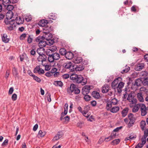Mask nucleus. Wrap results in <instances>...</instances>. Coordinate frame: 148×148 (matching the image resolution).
<instances>
[{
  "label": "nucleus",
  "instance_id": "2eb2a0df",
  "mask_svg": "<svg viewBox=\"0 0 148 148\" xmlns=\"http://www.w3.org/2000/svg\"><path fill=\"white\" fill-rule=\"evenodd\" d=\"M47 58V56L44 54L39 55V57H38L37 59L38 61L42 62L45 61Z\"/></svg>",
  "mask_w": 148,
  "mask_h": 148
},
{
  "label": "nucleus",
  "instance_id": "b1692460",
  "mask_svg": "<svg viewBox=\"0 0 148 148\" xmlns=\"http://www.w3.org/2000/svg\"><path fill=\"white\" fill-rule=\"evenodd\" d=\"M140 103H138L136 104L133 107L132 110L133 112H136L138 111L140 108Z\"/></svg>",
  "mask_w": 148,
  "mask_h": 148
},
{
  "label": "nucleus",
  "instance_id": "052dcab7",
  "mask_svg": "<svg viewBox=\"0 0 148 148\" xmlns=\"http://www.w3.org/2000/svg\"><path fill=\"white\" fill-rule=\"evenodd\" d=\"M57 70H58L57 69H56V68H53L51 70V71L50 72H51L52 74L53 75V74L56 72Z\"/></svg>",
  "mask_w": 148,
  "mask_h": 148
},
{
  "label": "nucleus",
  "instance_id": "e2e57ef3",
  "mask_svg": "<svg viewBox=\"0 0 148 148\" xmlns=\"http://www.w3.org/2000/svg\"><path fill=\"white\" fill-rule=\"evenodd\" d=\"M27 34H23L20 36V38L21 40H23L26 37Z\"/></svg>",
  "mask_w": 148,
  "mask_h": 148
},
{
  "label": "nucleus",
  "instance_id": "09e8293b",
  "mask_svg": "<svg viewBox=\"0 0 148 148\" xmlns=\"http://www.w3.org/2000/svg\"><path fill=\"white\" fill-rule=\"evenodd\" d=\"M7 6L6 8L9 11L11 12V11L13 10L14 8L13 6L12 5H8Z\"/></svg>",
  "mask_w": 148,
  "mask_h": 148
},
{
  "label": "nucleus",
  "instance_id": "774afa93",
  "mask_svg": "<svg viewBox=\"0 0 148 148\" xmlns=\"http://www.w3.org/2000/svg\"><path fill=\"white\" fill-rule=\"evenodd\" d=\"M146 97L145 98V100L147 102V104L148 105V91L147 90L146 91Z\"/></svg>",
  "mask_w": 148,
  "mask_h": 148
},
{
  "label": "nucleus",
  "instance_id": "338daca9",
  "mask_svg": "<svg viewBox=\"0 0 148 148\" xmlns=\"http://www.w3.org/2000/svg\"><path fill=\"white\" fill-rule=\"evenodd\" d=\"M69 74H64L62 75V77L64 79H67L69 78Z\"/></svg>",
  "mask_w": 148,
  "mask_h": 148
},
{
  "label": "nucleus",
  "instance_id": "0e129e2a",
  "mask_svg": "<svg viewBox=\"0 0 148 148\" xmlns=\"http://www.w3.org/2000/svg\"><path fill=\"white\" fill-rule=\"evenodd\" d=\"M47 97L48 101L50 102L51 101V94L49 93H47Z\"/></svg>",
  "mask_w": 148,
  "mask_h": 148
},
{
  "label": "nucleus",
  "instance_id": "dca6fc26",
  "mask_svg": "<svg viewBox=\"0 0 148 148\" xmlns=\"http://www.w3.org/2000/svg\"><path fill=\"white\" fill-rule=\"evenodd\" d=\"M145 65L143 63L138 64L135 67V69L136 71H140L144 67Z\"/></svg>",
  "mask_w": 148,
  "mask_h": 148
},
{
  "label": "nucleus",
  "instance_id": "5fc2aeb1",
  "mask_svg": "<svg viewBox=\"0 0 148 148\" xmlns=\"http://www.w3.org/2000/svg\"><path fill=\"white\" fill-rule=\"evenodd\" d=\"M146 139H144L143 138H142V142L139 143L138 144H140V145L142 146V147L146 143Z\"/></svg>",
  "mask_w": 148,
  "mask_h": 148
},
{
  "label": "nucleus",
  "instance_id": "6e6d98bb",
  "mask_svg": "<svg viewBox=\"0 0 148 148\" xmlns=\"http://www.w3.org/2000/svg\"><path fill=\"white\" fill-rule=\"evenodd\" d=\"M8 139H5L2 144L1 146H6L8 144Z\"/></svg>",
  "mask_w": 148,
  "mask_h": 148
},
{
  "label": "nucleus",
  "instance_id": "473e14b6",
  "mask_svg": "<svg viewBox=\"0 0 148 148\" xmlns=\"http://www.w3.org/2000/svg\"><path fill=\"white\" fill-rule=\"evenodd\" d=\"M46 134V133L45 131L40 130L38 132V136L39 137H43Z\"/></svg>",
  "mask_w": 148,
  "mask_h": 148
},
{
  "label": "nucleus",
  "instance_id": "393cba45",
  "mask_svg": "<svg viewBox=\"0 0 148 148\" xmlns=\"http://www.w3.org/2000/svg\"><path fill=\"white\" fill-rule=\"evenodd\" d=\"M109 89V86L108 84L105 85L102 87V91L103 93L107 92L108 91Z\"/></svg>",
  "mask_w": 148,
  "mask_h": 148
},
{
  "label": "nucleus",
  "instance_id": "c85d7f7f",
  "mask_svg": "<svg viewBox=\"0 0 148 148\" xmlns=\"http://www.w3.org/2000/svg\"><path fill=\"white\" fill-rule=\"evenodd\" d=\"M46 54L48 56V60L49 61L50 57L52 56L54 52L51 51V49H50L49 48L46 50Z\"/></svg>",
  "mask_w": 148,
  "mask_h": 148
},
{
  "label": "nucleus",
  "instance_id": "603ef678",
  "mask_svg": "<svg viewBox=\"0 0 148 148\" xmlns=\"http://www.w3.org/2000/svg\"><path fill=\"white\" fill-rule=\"evenodd\" d=\"M84 99L86 101H88L90 100L91 97L89 95H84Z\"/></svg>",
  "mask_w": 148,
  "mask_h": 148
},
{
  "label": "nucleus",
  "instance_id": "4c0bfd02",
  "mask_svg": "<svg viewBox=\"0 0 148 148\" xmlns=\"http://www.w3.org/2000/svg\"><path fill=\"white\" fill-rule=\"evenodd\" d=\"M16 26V25L14 23V22H13V24H10L8 26L7 28L8 29L11 31L13 29L14 27Z\"/></svg>",
  "mask_w": 148,
  "mask_h": 148
},
{
  "label": "nucleus",
  "instance_id": "bf43d9fd",
  "mask_svg": "<svg viewBox=\"0 0 148 148\" xmlns=\"http://www.w3.org/2000/svg\"><path fill=\"white\" fill-rule=\"evenodd\" d=\"M14 91V88L13 87H11L9 90L8 94L9 95L12 94Z\"/></svg>",
  "mask_w": 148,
  "mask_h": 148
},
{
  "label": "nucleus",
  "instance_id": "4d7b16f0",
  "mask_svg": "<svg viewBox=\"0 0 148 148\" xmlns=\"http://www.w3.org/2000/svg\"><path fill=\"white\" fill-rule=\"evenodd\" d=\"M17 95L15 93L13 94L12 96V99L14 101H15L16 100V99H17Z\"/></svg>",
  "mask_w": 148,
  "mask_h": 148
},
{
  "label": "nucleus",
  "instance_id": "4be33fe9",
  "mask_svg": "<svg viewBox=\"0 0 148 148\" xmlns=\"http://www.w3.org/2000/svg\"><path fill=\"white\" fill-rule=\"evenodd\" d=\"M73 62L75 63H80L82 62L83 59L81 57H77L73 59Z\"/></svg>",
  "mask_w": 148,
  "mask_h": 148
},
{
  "label": "nucleus",
  "instance_id": "ea45409f",
  "mask_svg": "<svg viewBox=\"0 0 148 148\" xmlns=\"http://www.w3.org/2000/svg\"><path fill=\"white\" fill-rule=\"evenodd\" d=\"M120 140L119 139H117L113 140L111 144L112 145H115L118 144L120 142Z\"/></svg>",
  "mask_w": 148,
  "mask_h": 148
},
{
  "label": "nucleus",
  "instance_id": "1a4fd4ad",
  "mask_svg": "<svg viewBox=\"0 0 148 148\" xmlns=\"http://www.w3.org/2000/svg\"><path fill=\"white\" fill-rule=\"evenodd\" d=\"M45 35H44V39H45L47 40L48 42L49 41L51 40V43H53V41L51 40V38H52V35L50 33H44Z\"/></svg>",
  "mask_w": 148,
  "mask_h": 148
},
{
  "label": "nucleus",
  "instance_id": "13d9d810",
  "mask_svg": "<svg viewBox=\"0 0 148 148\" xmlns=\"http://www.w3.org/2000/svg\"><path fill=\"white\" fill-rule=\"evenodd\" d=\"M32 38L31 37V35H29L28 38L27 42L29 43H30L32 42Z\"/></svg>",
  "mask_w": 148,
  "mask_h": 148
},
{
  "label": "nucleus",
  "instance_id": "9d476101",
  "mask_svg": "<svg viewBox=\"0 0 148 148\" xmlns=\"http://www.w3.org/2000/svg\"><path fill=\"white\" fill-rule=\"evenodd\" d=\"M51 45H52V43H51L50 42H46L44 41L43 40H42L41 42H40L38 43L39 47L40 48H43L45 47L46 45H48L50 46Z\"/></svg>",
  "mask_w": 148,
  "mask_h": 148
},
{
  "label": "nucleus",
  "instance_id": "a211bd4d",
  "mask_svg": "<svg viewBox=\"0 0 148 148\" xmlns=\"http://www.w3.org/2000/svg\"><path fill=\"white\" fill-rule=\"evenodd\" d=\"M43 29V33H50L52 30L51 26L48 25L45 26Z\"/></svg>",
  "mask_w": 148,
  "mask_h": 148
},
{
  "label": "nucleus",
  "instance_id": "4468645a",
  "mask_svg": "<svg viewBox=\"0 0 148 148\" xmlns=\"http://www.w3.org/2000/svg\"><path fill=\"white\" fill-rule=\"evenodd\" d=\"M116 133L114 132L113 131L111 133V135L108 137L106 138L105 139V140L106 142H108L110 141V140L115 138L116 136Z\"/></svg>",
  "mask_w": 148,
  "mask_h": 148
},
{
  "label": "nucleus",
  "instance_id": "58836bf2",
  "mask_svg": "<svg viewBox=\"0 0 148 148\" xmlns=\"http://www.w3.org/2000/svg\"><path fill=\"white\" fill-rule=\"evenodd\" d=\"M54 84L56 86H59L60 87H62L63 86V83L61 81H55Z\"/></svg>",
  "mask_w": 148,
  "mask_h": 148
},
{
  "label": "nucleus",
  "instance_id": "6e6552de",
  "mask_svg": "<svg viewBox=\"0 0 148 148\" xmlns=\"http://www.w3.org/2000/svg\"><path fill=\"white\" fill-rule=\"evenodd\" d=\"M128 117L130 120L128 124V126L129 127H130L134 124L135 118L134 117L133 114L132 113H130L128 114Z\"/></svg>",
  "mask_w": 148,
  "mask_h": 148
},
{
  "label": "nucleus",
  "instance_id": "9b49d317",
  "mask_svg": "<svg viewBox=\"0 0 148 148\" xmlns=\"http://www.w3.org/2000/svg\"><path fill=\"white\" fill-rule=\"evenodd\" d=\"M90 86L88 85H86L82 89V93L83 95H87L90 90Z\"/></svg>",
  "mask_w": 148,
  "mask_h": 148
},
{
  "label": "nucleus",
  "instance_id": "f03ea898",
  "mask_svg": "<svg viewBox=\"0 0 148 148\" xmlns=\"http://www.w3.org/2000/svg\"><path fill=\"white\" fill-rule=\"evenodd\" d=\"M67 91L70 94L73 93L76 95L78 94L80 92V90L73 84H71L70 87L67 88Z\"/></svg>",
  "mask_w": 148,
  "mask_h": 148
},
{
  "label": "nucleus",
  "instance_id": "6ab92c4d",
  "mask_svg": "<svg viewBox=\"0 0 148 148\" xmlns=\"http://www.w3.org/2000/svg\"><path fill=\"white\" fill-rule=\"evenodd\" d=\"M143 83L142 80L140 79H138L136 80L134 83H132V85L137 87L141 86V83Z\"/></svg>",
  "mask_w": 148,
  "mask_h": 148
},
{
  "label": "nucleus",
  "instance_id": "de8ad7c7",
  "mask_svg": "<svg viewBox=\"0 0 148 148\" xmlns=\"http://www.w3.org/2000/svg\"><path fill=\"white\" fill-rule=\"evenodd\" d=\"M41 68H40L39 66H37L34 69V72L35 73H38L39 72Z\"/></svg>",
  "mask_w": 148,
  "mask_h": 148
},
{
  "label": "nucleus",
  "instance_id": "5701e85b",
  "mask_svg": "<svg viewBox=\"0 0 148 148\" xmlns=\"http://www.w3.org/2000/svg\"><path fill=\"white\" fill-rule=\"evenodd\" d=\"M15 15H13L12 12H7L6 14V18L7 20H10L14 19L13 17Z\"/></svg>",
  "mask_w": 148,
  "mask_h": 148
},
{
  "label": "nucleus",
  "instance_id": "72a5a7b5",
  "mask_svg": "<svg viewBox=\"0 0 148 148\" xmlns=\"http://www.w3.org/2000/svg\"><path fill=\"white\" fill-rule=\"evenodd\" d=\"M112 107V104L110 101H108L106 105V108L107 110L110 111Z\"/></svg>",
  "mask_w": 148,
  "mask_h": 148
},
{
  "label": "nucleus",
  "instance_id": "a19ab883",
  "mask_svg": "<svg viewBox=\"0 0 148 148\" xmlns=\"http://www.w3.org/2000/svg\"><path fill=\"white\" fill-rule=\"evenodd\" d=\"M45 21L44 20L40 21L38 23V25L40 26L44 27L45 26Z\"/></svg>",
  "mask_w": 148,
  "mask_h": 148
},
{
  "label": "nucleus",
  "instance_id": "864d4df0",
  "mask_svg": "<svg viewBox=\"0 0 148 148\" xmlns=\"http://www.w3.org/2000/svg\"><path fill=\"white\" fill-rule=\"evenodd\" d=\"M33 78L36 81V82L39 83L41 81L40 79L37 76H35V75H34L33 76Z\"/></svg>",
  "mask_w": 148,
  "mask_h": 148
},
{
  "label": "nucleus",
  "instance_id": "e433bc0d",
  "mask_svg": "<svg viewBox=\"0 0 148 148\" xmlns=\"http://www.w3.org/2000/svg\"><path fill=\"white\" fill-rule=\"evenodd\" d=\"M44 36H40L36 38L35 41L36 42H41L43 40H44Z\"/></svg>",
  "mask_w": 148,
  "mask_h": 148
},
{
  "label": "nucleus",
  "instance_id": "a18cd8bd",
  "mask_svg": "<svg viewBox=\"0 0 148 148\" xmlns=\"http://www.w3.org/2000/svg\"><path fill=\"white\" fill-rule=\"evenodd\" d=\"M12 73L13 75L15 77H17L18 75L17 71L15 68H14L12 69Z\"/></svg>",
  "mask_w": 148,
  "mask_h": 148
},
{
  "label": "nucleus",
  "instance_id": "f3484780",
  "mask_svg": "<svg viewBox=\"0 0 148 148\" xmlns=\"http://www.w3.org/2000/svg\"><path fill=\"white\" fill-rule=\"evenodd\" d=\"M121 77H119L114 80L112 83V86L113 88L116 89V87L118 84L119 83L118 79H121Z\"/></svg>",
  "mask_w": 148,
  "mask_h": 148
},
{
  "label": "nucleus",
  "instance_id": "20e7f679",
  "mask_svg": "<svg viewBox=\"0 0 148 148\" xmlns=\"http://www.w3.org/2000/svg\"><path fill=\"white\" fill-rule=\"evenodd\" d=\"M140 109L141 112V115L142 116H144L147 114V108L144 104L140 103Z\"/></svg>",
  "mask_w": 148,
  "mask_h": 148
},
{
  "label": "nucleus",
  "instance_id": "37998d69",
  "mask_svg": "<svg viewBox=\"0 0 148 148\" xmlns=\"http://www.w3.org/2000/svg\"><path fill=\"white\" fill-rule=\"evenodd\" d=\"M130 69V67L129 66H126L125 68V69H123L122 70L121 73L123 74L124 73H126L128 72Z\"/></svg>",
  "mask_w": 148,
  "mask_h": 148
},
{
  "label": "nucleus",
  "instance_id": "69168bd1",
  "mask_svg": "<svg viewBox=\"0 0 148 148\" xmlns=\"http://www.w3.org/2000/svg\"><path fill=\"white\" fill-rule=\"evenodd\" d=\"M45 75L48 77H50L52 75H53L52 73L50 71H49L47 72L45 74Z\"/></svg>",
  "mask_w": 148,
  "mask_h": 148
},
{
  "label": "nucleus",
  "instance_id": "f257e3e1",
  "mask_svg": "<svg viewBox=\"0 0 148 148\" xmlns=\"http://www.w3.org/2000/svg\"><path fill=\"white\" fill-rule=\"evenodd\" d=\"M70 78L77 83H82L83 85H84L87 82V79L86 78H84L80 75L73 74L71 75Z\"/></svg>",
  "mask_w": 148,
  "mask_h": 148
},
{
  "label": "nucleus",
  "instance_id": "c9c22d12",
  "mask_svg": "<svg viewBox=\"0 0 148 148\" xmlns=\"http://www.w3.org/2000/svg\"><path fill=\"white\" fill-rule=\"evenodd\" d=\"M75 70L76 71H80L84 69V66H83L82 65H77V66L75 68Z\"/></svg>",
  "mask_w": 148,
  "mask_h": 148
},
{
  "label": "nucleus",
  "instance_id": "0eeeda50",
  "mask_svg": "<svg viewBox=\"0 0 148 148\" xmlns=\"http://www.w3.org/2000/svg\"><path fill=\"white\" fill-rule=\"evenodd\" d=\"M13 17L14 19H12V20L14 21L15 23V21H16V23L18 25H20L23 24L24 22V18L20 16H18V15H15Z\"/></svg>",
  "mask_w": 148,
  "mask_h": 148
},
{
  "label": "nucleus",
  "instance_id": "2f4dec72",
  "mask_svg": "<svg viewBox=\"0 0 148 148\" xmlns=\"http://www.w3.org/2000/svg\"><path fill=\"white\" fill-rule=\"evenodd\" d=\"M129 109L127 108H124L122 112V116L123 117H125L127 114L128 111Z\"/></svg>",
  "mask_w": 148,
  "mask_h": 148
},
{
  "label": "nucleus",
  "instance_id": "bb28decb",
  "mask_svg": "<svg viewBox=\"0 0 148 148\" xmlns=\"http://www.w3.org/2000/svg\"><path fill=\"white\" fill-rule=\"evenodd\" d=\"M137 97L138 100L141 102L144 101V99L141 92H139L137 94Z\"/></svg>",
  "mask_w": 148,
  "mask_h": 148
},
{
  "label": "nucleus",
  "instance_id": "c03bdc74",
  "mask_svg": "<svg viewBox=\"0 0 148 148\" xmlns=\"http://www.w3.org/2000/svg\"><path fill=\"white\" fill-rule=\"evenodd\" d=\"M49 16L50 19L53 20H56L57 18L56 15L55 14H51L49 15Z\"/></svg>",
  "mask_w": 148,
  "mask_h": 148
},
{
  "label": "nucleus",
  "instance_id": "a878e982",
  "mask_svg": "<svg viewBox=\"0 0 148 148\" xmlns=\"http://www.w3.org/2000/svg\"><path fill=\"white\" fill-rule=\"evenodd\" d=\"M146 125V122L145 121L142 120L140 123V126L142 131L144 130L145 129Z\"/></svg>",
  "mask_w": 148,
  "mask_h": 148
},
{
  "label": "nucleus",
  "instance_id": "412c9836",
  "mask_svg": "<svg viewBox=\"0 0 148 148\" xmlns=\"http://www.w3.org/2000/svg\"><path fill=\"white\" fill-rule=\"evenodd\" d=\"M8 36L6 34H3V36H2V40L3 42L5 43L8 42L10 39L9 38H8Z\"/></svg>",
  "mask_w": 148,
  "mask_h": 148
},
{
  "label": "nucleus",
  "instance_id": "7ed1b4c3",
  "mask_svg": "<svg viewBox=\"0 0 148 148\" xmlns=\"http://www.w3.org/2000/svg\"><path fill=\"white\" fill-rule=\"evenodd\" d=\"M63 68L66 69H69L71 71H73L74 68L73 64L70 62H67L63 64Z\"/></svg>",
  "mask_w": 148,
  "mask_h": 148
},
{
  "label": "nucleus",
  "instance_id": "3c124183",
  "mask_svg": "<svg viewBox=\"0 0 148 148\" xmlns=\"http://www.w3.org/2000/svg\"><path fill=\"white\" fill-rule=\"evenodd\" d=\"M112 105H116L118 102V101L116 99L114 98L112 99L111 101H110Z\"/></svg>",
  "mask_w": 148,
  "mask_h": 148
},
{
  "label": "nucleus",
  "instance_id": "cd10ccee",
  "mask_svg": "<svg viewBox=\"0 0 148 148\" xmlns=\"http://www.w3.org/2000/svg\"><path fill=\"white\" fill-rule=\"evenodd\" d=\"M119 109L118 106H113L111 109L110 111L112 113H115L119 110Z\"/></svg>",
  "mask_w": 148,
  "mask_h": 148
},
{
  "label": "nucleus",
  "instance_id": "f704fd0d",
  "mask_svg": "<svg viewBox=\"0 0 148 148\" xmlns=\"http://www.w3.org/2000/svg\"><path fill=\"white\" fill-rule=\"evenodd\" d=\"M59 52L61 55L62 56H65L67 53V52L66 50L64 48H62L60 49Z\"/></svg>",
  "mask_w": 148,
  "mask_h": 148
},
{
  "label": "nucleus",
  "instance_id": "680f3d73",
  "mask_svg": "<svg viewBox=\"0 0 148 148\" xmlns=\"http://www.w3.org/2000/svg\"><path fill=\"white\" fill-rule=\"evenodd\" d=\"M10 73L9 71L8 70H7L6 72L5 75V77L6 79H7L8 78V77L10 75Z\"/></svg>",
  "mask_w": 148,
  "mask_h": 148
},
{
  "label": "nucleus",
  "instance_id": "f8f14e48",
  "mask_svg": "<svg viewBox=\"0 0 148 148\" xmlns=\"http://www.w3.org/2000/svg\"><path fill=\"white\" fill-rule=\"evenodd\" d=\"M124 85V83L122 82H120L117 85L116 88V89L118 93H121L122 91V88Z\"/></svg>",
  "mask_w": 148,
  "mask_h": 148
},
{
  "label": "nucleus",
  "instance_id": "8fccbe9b",
  "mask_svg": "<svg viewBox=\"0 0 148 148\" xmlns=\"http://www.w3.org/2000/svg\"><path fill=\"white\" fill-rule=\"evenodd\" d=\"M49 48L50 49H51V50L54 53L57 49L55 45L49 47Z\"/></svg>",
  "mask_w": 148,
  "mask_h": 148
},
{
  "label": "nucleus",
  "instance_id": "423d86ee",
  "mask_svg": "<svg viewBox=\"0 0 148 148\" xmlns=\"http://www.w3.org/2000/svg\"><path fill=\"white\" fill-rule=\"evenodd\" d=\"M127 100L130 102V105L136 104L137 102V99L134 98V96L131 93L128 94Z\"/></svg>",
  "mask_w": 148,
  "mask_h": 148
},
{
  "label": "nucleus",
  "instance_id": "aec40b11",
  "mask_svg": "<svg viewBox=\"0 0 148 148\" xmlns=\"http://www.w3.org/2000/svg\"><path fill=\"white\" fill-rule=\"evenodd\" d=\"M74 56L73 53L71 51H68L65 55V58L68 59L70 60L73 58Z\"/></svg>",
  "mask_w": 148,
  "mask_h": 148
},
{
  "label": "nucleus",
  "instance_id": "7c9ffc66",
  "mask_svg": "<svg viewBox=\"0 0 148 148\" xmlns=\"http://www.w3.org/2000/svg\"><path fill=\"white\" fill-rule=\"evenodd\" d=\"M92 95L93 97L96 98L98 99L100 97L99 93L97 91H93L92 92Z\"/></svg>",
  "mask_w": 148,
  "mask_h": 148
},
{
  "label": "nucleus",
  "instance_id": "c756f323",
  "mask_svg": "<svg viewBox=\"0 0 148 148\" xmlns=\"http://www.w3.org/2000/svg\"><path fill=\"white\" fill-rule=\"evenodd\" d=\"M45 51V49L43 48L40 47L39 48H38L37 50V52L39 55L44 53Z\"/></svg>",
  "mask_w": 148,
  "mask_h": 148
},
{
  "label": "nucleus",
  "instance_id": "49530a36",
  "mask_svg": "<svg viewBox=\"0 0 148 148\" xmlns=\"http://www.w3.org/2000/svg\"><path fill=\"white\" fill-rule=\"evenodd\" d=\"M142 82L144 86H147L148 85V77L145 78Z\"/></svg>",
  "mask_w": 148,
  "mask_h": 148
},
{
  "label": "nucleus",
  "instance_id": "ddd939ff",
  "mask_svg": "<svg viewBox=\"0 0 148 148\" xmlns=\"http://www.w3.org/2000/svg\"><path fill=\"white\" fill-rule=\"evenodd\" d=\"M63 135V133L62 131H59L58 132L57 134L55 136L53 139L54 141L58 140L60 138H61Z\"/></svg>",
  "mask_w": 148,
  "mask_h": 148
},
{
  "label": "nucleus",
  "instance_id": "79ce46f5",
  "mask_svg": "<svg viewBox=\"0 0 148 148\" xmlns=\"http://www.w3.org/2000/svg\"><path fill=\"white\" fill-rule=\"evenodd\" d=\"M5 20L4 21V22L7 25H10V24H13L14 21L12 20V19L11 20Z\"/></svg>",
  "mask_w": 148,
  "mask_h": 148
},
{
  "label": "nucleus",
  "instance_id": "39448f33",
  "mask_svg": "<svg viewBox=\"0 0 148 148\" xmlns=\"http://www.w3.org/2000/svg\"><path fill=\"white\" fill-rule=\"evenodd\" d=\"M60 58L59 53L56 52L53 53L52 56H50L49 58V61L50 62H52L55 60H58Z\"/></svg>",
  "mask_w": 148,
  "mask_h": 148
}]
</instances>
